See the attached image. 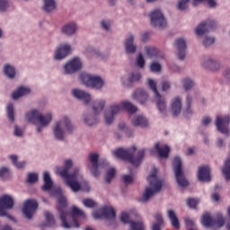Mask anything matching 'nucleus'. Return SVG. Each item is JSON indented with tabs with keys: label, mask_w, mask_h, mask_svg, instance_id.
Segmentation results:
<instances>
[{
	"label": "nucleus",
	"mask_w": 230,
	"mask_h": 230,
	"mask_svg": "<svg viewBox=\"0 0 230 230\" xmlns=\"http://www.w3.org/2000/svg\"><path fill=\"white\" fill-rule=\"evenodd\" d=\"M44 185L42 186L43 191H49L51 197H58V212L61 220V226L64 229H78L80 222L78 218H86L85 212L77 207H72L69 212L67 209V200L62 195V189L60 187H53V181L49 172H44L43 173Z\"/></svg>",
	"instance_id": "f257e3e1"
},
{
	"label": "nucleus",
	"mask_w": 230,
	"mask_h": 230,
	"mask_svg": "<svg viewBox=\"0 0 230 230\" xmlns=\"http://www.w3.org/2000/svg\"><path fill=\"white\" fill-rule=\"evenodd\" d=\"M71 168H73V160L66 159L64 161L63 168H57V173L62 177L65 184L75 193H77L80 190L82 191H89V184L84 180V175L80 172V168L74 167L73 172L69 173Z\"/></svg>",
	"instance_id": "f03ea898"
},
{
	"label": "nucleus",
	"mask_w": 230,
	"mask_h": 230,
	"mask_svg": "<svg viewBox=\"0 0 230 230\" xmlns=\"http://www.w3.org/2000/svg\"><path fill=\"white\" fill-rule=\"evenodd\" d=\"M121 111H127L129 114L137 112V107L128 101H122L120 103H113L104 110V121L106 125L114 123L117 114Z\"/></svg>",
	"instance_id": "7ed1b4c3"
},
{
	"label": "nucleus",
	"mask_w": 230,
	"mask_h": 230,
	"mask_svg": "<svg viewBox=\"0 0 230 230\" xmlns=\"http://www.w3.org/2000/svg\"><path fill=\"white\" fill-rule=\"evenodd\" d=\"M25 119L29 123L36 125V130L38 134H40L53 121V113L47 112L46 114H42L39 110L34 109L25 114Z\"/></svg>",
	"instance_id": "20e7f679"
},
{
	"label": "nucleus",
	"mask_w": 230,
	"mask_h": 230,
	"mask_svg": "<svg viewBox=\"0 0 230 230\" xmlns=\"http://www.w3.org/2000/svg\"><path fill=\"white\" fill-rule=\"evenodd\" d=\"M75 130V126H73V122L69 117L64 115L58 120H56L52 127V132L54 137L58 141H64L66 139V136H69V134H73Z\"/></svg>",
	"instance_id": "39448f33"
},
{
	"label": "nucleus",
	"mask_w": 230,
	"mask_h": 230,
	"mask_svg": "<svg viewBox=\"0 0 230 230\" xmlns=\"http://www.w3.org/2000/svg\"><path fill=\"white\" fill-rule=\"evenodd\" d=\"M136 150V146L128 149L119 148L113 151V155L118 159H122V161H128V163H131L133 166H139L145 158V149L138 150L137 155L134 156Z\"/></svg>",
	"instance_id": "423d86ee"
},
{
	"label": "nucleus",
	"mask_w": 230,
	"mask_h": 230,
	"mask_svg": "<svg viewBox=\"0 0 230 230\" xmlns=\"http://www.w3.org/2000/svg\"><path fill=\"white\" fill-rule=\"evenodd\" d=\"M147 181L149 183V187L146 188L140 199V202H147V200H149L151 197H154L155 193H159V191H161V188H163V181H161V180H158L157 169L155 168H154L151 173L148 175Z\"/></svg>",
	"instance_id": "0eeeda50"
},
{
	"label": "nucleus",
	"mask_w": 230,
	"mask_h": 230,
	"mask_svg": "<svg viewBox=\"0 0 230 230\" xmlns=\"http://www.w3.org/2000/svg\"><path fill=\"white\" fill-rule=\"evenodd\" d=\"M80 80L84 85L92 87V89H102L104 84L102 77L88 73L81 74Z\"/></svg>",
	"instance_id": "6e6552de"
},
{
	"label": "nucleus",
	"mask_w": 230,
	"mask_h": 230,
	"mask_svg": "<svg viewBox=\"0 0 230 230\" xmlns=\"http://www.w3.org/2000/svg\"><path fill=\"white\" fill-rule=\"evenodd\" d=\"M147 85L153 91V93L155 94V98L156 100V106H157L158 111L162 114H164V112H166V101L164 100V98H163V96H161V94L157 91V82H155L153 79L148 78L147 79Z\"/></svg>",
	"instance_id": "1a4fd4ad"
},
{
	"label": "nucleus",
	"mask_w": 230,
	"mask_h": 230,
	"mask_svg": "<svg viewBox=\"0 0 230 230\" xmlns=\"http://www.w3.org/2000/svg\"><path fill=\"white\" fill-rule=\"evenodd\" d=\"M150 24L155 28H158L159 30H164L166 27V18H164V14L159 9H155L148 14Z\"/></svg>",
	"instance_id": "9d476101"
},
{
	"label": "nucleus",
	"mask_w": 230,
	"mask_h": 230,
	"mask_svg": "<svg viewBox=\"0 0 230 230\" xmlns=\"http://www.w3.org/2000/svg\"><path fill=\"white\" fill-rule=\"evenodd\" d=\"M173 168L178 185L181 188H186V186H188V180L184 178V172H182V162L179 156L174 157Z\"/></svg>",
	"instance_id": "9b49d317"
},
{
	"label": "nucleus",
	"mask_w": 230,
	"mask_h": 230,
	"mask_svg": "<svg viewBox=\"0 0 230 230\" xmlns=\"http://www.w3.org/2000/svg\"><path fill=\"white\" fill-rule=\"evenodd\" d=\"M201 224L205 227H223L226 224V220H224V216H222V214H217L215 218H211L209 214H205L202 217Z\"/></svg>",
	"instance_id": "f8f14e48"
},
{
	"label": "nucleus",
	"mask_w": 230,
	"mask_h": 230,
	"mask_svg": "<svg viewBox=\"0 0 230 230\" xmlns=\"http://www.w3.org/2000/svg\"><path fill=\"white\" fill-rule=\"evenodd\" d=\"M229 123H230V115H217L216 117V128L220 134H225V136H229Z\"/></svg>",
	"instance_id": "ddd939ff"
},
{
	"label": "nucleus",
	"mask_w": 230,
	"mask_h": 230,
	"mask_svg": "<svg viewBox=\"0 0 230 230\" xmlns=\"http://www.w3.org/2000/svg\"><path fill=\"white\" fill-rule=\"evenodd\" d=\"M93 217L95 220H100V218H107V220H112L116 218V211L112 207H102L99 210H94L93 212Z\"/></svg>",
	"instance_id": "4468645a"
},
{
	"label": "nucleus",
	"mask_w": 230,
	"mask_h": 230,
	"mask_svg": "<svg viewBox=\"0 0 230 230\" xmlns=\"http://www.w3.org/2000/svg\"><path fill=\"white\" fill-rule=\"evenodd\" d=\"M12 208H13V199L11 196L0 197V217H7L10 220H13V217L6 213V209H12Z\"/></svg>",
	"instance_id": "2eb2a0df"
},
{
	"label": "nucleus",
	"mask_w": 230,
	"mask_h": 230,
	"mask_svg": "<svg viewBox=\"0 0 230 230\" xmlns=\"http://www.w3.org/2000/svg\"><path fill=\"white\" fill-rule=\"evenodd\" d=\"M98 159H100V155L97 153H90L89 155V163L91 164L90 172L93 175V177H98L100 175V172L98 171L99 166H108L109 163L107 161L103 162V165L102 164H98Z\"/></svg>",
	"instance_id": "dca6fc26"
},
{
	"label": "nucleus",
	"mask_w": 230,
	"mask_h": 230,
	"mask_svg": "<svg viewBox=\"0 0 230 230\" xmlns=\"http://www.w3.org/2000/svg\"><path fill=\"white\" fill-rule=\"evenodd\" d=\"M82 69V59L80 58H73L64 66V73L66 75H73L76 71Z\"/></svg>",
	"instance_id": "f3484780"
},
{
	"label": "nucleus",
	"mask_w": 230,
	"mask_h": 230,
	"mask_svg": "<svg viewBox=\"0 0 230 230\" xmlns=\"http://www.w3.org/2000/svg\"><path fill=\"white\" fill-rule=\"evenodd\" d=\"M38 208L39 203L35 199H28L23 204L22 213L26 218H32Z\"/></svg>",
	"instance_id": "a211bd4d"
},
{
	"label": "nucleus",
	"mask_w": 230,
	"mask_h": 230,
	"mask_svg": "<svg viewBox=\"0 0 230 230\" xmlns=\"http://www.w3.org/2000/svg\"><path fill=\"white\" fill-rule=\"evenodd\" d=\"M120 220L123 224H129L130 230H145V224H143V221H130V215L127 212L121 214Z\"/></svg>",
	"instance_id": "6ab92c4d"
},
{
	"label": "nucleus",
	"mask_w": 230,
	"mask_h": 230,
	"mask_svg": "<svg viewBox=\"0 0 230 230\" xmlns=\"http://www.w3.org/2000/svg\"><path fill=\"white\" fill-rule=\"evenodd\" d=\"M201 66L208 71H218V69H220V62L212 57L205 58L201 63Z\"/></svg>",
	"instance_id": "aec40b11"
},
{
	"label": "nucleus",
	"mask_w": 230,
	"mask_h": 230,
	"mask_svg": "<svg viewBox=\"0 0 230 230\" xmlns=\"http://www.w3.org/2000/svg\"><path fill=\"white\" fill-rule=\"evenodd\" d=\"M68 55H71V45L69 44H61L57 49L54 58L55 60H62L66 58Z\"/></svg>",
	"instance_id": "412c9836"
},
{
	"label": "nucleus",
	"mask_w": 230,
	"mask_h": 230,
	"mask_svg": "<svg viewBox=\"0 0 230 230\" xmlns=\"http://www.w3.org/2000/svg\"><path fill=\"white\" fill-rule=\"evenodd\" d=\"M174 48L177 51V57L180 60H184L186 58V40L182 38L176 39Z\"/></svg>",
	"instance_id": "4be33fe9"
},
{
	"label": "nucleus",
	"mask_w": 230,
	"mask_h": 230,
	"mask_svg": "<svg viewBox=\"0 0 230 230\" xmlns=\"http://www.w3.org/2000/svg\"><path fill=\"white\" fill-rule=\"evenodd\" d=\"M72 95L74 96V98L83 101L84 105H89V103H91V94L84 90L73 89Z\"/></svg>",
	"instance_id": "5701e85b"
},
{
	"label": "nucleus",
	"mask_w": 230,
	"mask_h": 230,
	"mask_svg": "<svg viewBox=\"0 0 230 230\" xmlns=\"http://www.w3.org/2000/svg\"><path fill=\"white\" fill-rule=\"evenodd\" d=\"M157 152L158 157L161 159H168V155L170 154V146L167 145H161L156 143L155 147L151 150V154H154V151Z\"/></svg>",
	"instance_id": "b1692460"
},
{
	"label": "nucleus",
	"mask_w": 230,
	"mask_h": 230,
	"mask_svg": "<svg viewBox=\"0 0 230 230\" xmlns=\"http://www.w3.org/2000/svg\"><path fill=\"white\" fill-rule=\"evenodd\" d=\"M139 80H141V74L137 71L131 72L128 77L123 76L121 78L123 85L127 87H130L134 82H139Z\"/></svg>",
	"instance_id": "393cba45"
},
{
	"label": "nucleus",
	"mask_w": 230,
	"mask_h": 230,
	"mask_svg": "<svg viewBox=\"0 0 230 230\" xmlns=\"http://www.w3.org/2000/svg\"><path fill=\"white\" fill-rule=\"evenodd\" d=\"M215 28V22L208 20L206 22H201L196 28V34L197 35H204L206 31H209V30H213Z\"/></svg>",
	"instance_id": "a878e982"
},
{
	"label": "nucleus",
	"mask_w": 230,
	"mask_h": 230,
	"mask_svg": "<svg viewBox=\"0 0 230 230\" xmlns=\"http://www.w3.org/2000/svg\"><path fill=\"white\" fill-rule=\"evenodd\" d=\"M77 30L78 26L76 25V22H69L61 27V33H63V35H66L67 37H71L76 33Z\"/></svg>",
	"instance_id": "bb28decb"
},
{
	"label": "nucleus",
	"mask_w": 230,
	"mask_h": 230,
	"mask_svg": "<svg viewBox=\"0 0 230 230\" xmlns=\"http://www.w3.org/2000/svg\"><path fill=\"white\" fill-rule=\"evenodd\" d=\"M198 179L201 182H209V181H211L210 170L208 166H201L199 168Z\"/></svg>",
	"instance_id": "cd10ccee"
},
{
	"label": "nucleus",
	"mask_w": 230,
	"mask_h": 230,
	"mask_svg": "<svg viewBox=\"0 0 230 230\" xmlns=\"http://www.w3.org/2000/svg\"><path fill=\"white\" fill-rule=\"evenodd\" d=\"M106 103L107 102L103 99H98V100L93 101L91 104L93 114L95 116H100V114H102V111H103V109H105Z\"/></svg>",
	"instance_id": "c85d7f7f"
},
{
	"label": "nucleus",
	"mask_w": 230,
	"mask_h": 230,
	"mask_svg": "<svg viewBox=\"0 0 230 230\" xmlns=\"http://www.w3.org/2000/svg\"><path fill=\"white\" fill-rule=\"evenodd\" d=\"M145 51L150 58H164V54H163L157 48L153 46L145 47Z\"/></svg>",
	"instance_id": "c756f323"
},
{
	"label": "nucleus",
	"mask_w": 230,
	"mask_h": 230,
	"mask_svg": "<svg viewBox=\"0 0 230 230\" xmlns=\"http://www.w3.org/2000/svg\"><path fill=\"white\" fill-rule=\"evenodd\" d=\"M181 109H182V100L179 97L172 99L171 102V111L173 116H179V114H181Z\"/></svg>",
	"instance_id": "7c9ffc66"
},
{
	"label": "nucleus",
	"mask_w": 230,
	"mask_h": 230,
	"mask_svg": "<svg viewBox=\"0 0 230 230\" xmlns=\"http://www.w3.org/2000/svg\"><path fill=\"white\" fill-rule=\"evenodd\" d=\"M126 53H136V45H134V35L128 34L124 42Z\"/></svg>",
	"instance_id": "2f4dec72"
},
{
	"label": "nucleus",
	"mask_w": 230,
	"mask_h": 230,
	"mask_svg": "<svg viewBox=\"0 0 230 230\" xmlns=\"http://www.w3.org/2000/svg\"><path fill=\"white\" fill-rule=\"evenodd\" d=\"M133 98L134 100H137L141 105H145L146 100H148V94L142 88H138L134 92Z\"/></svg>",
	"instance_id": "473e14b6"
},
{
	"label": "nucleus",
	"mask_w": 230,
	"mask_h": 230,
	"mask_svg": "<svg viewBox=\"0 0 230 230\" xmlns=\"http://www.w3.org/2000/svg\"><path fill=\"white\" fill-rule=\"evenodd\" d=\"M83 121L84 125H87L88 127H93V125L98 124L100 119L98 118V115L94 114V112L87 113L83 116Z\"/></svg>",
	"instance_id": "72a5a7b5"
},
{
	"label": "nucleus",
	"mask_w": 230,
	"mask_h": 230,
	"mask_svg": "<svg viewBox=\"0 0 230 230\" xmlns=\"http://www.w3.org/2000/svg\"><path fill=\"white\" fill-rule=\"evenodd\" d=\"M131 123L134 127H141L142 128L148 127V119H146L143 115L134 116L131 119Z\"/></svg>",
	"instance_id": "f704fd0d"
},
{
	"label": "nucleus",
	"mask_w": 230,
	"mask_h": 230,
	"mask_svg": "<svg viewBox=\"0 0 230 230\" xmlns=\"http://www.w3.org/2000/svg\"><path fill=\"white\" fill-rule=\"evenodd\" d=\"M31 90L26 86H20L18 87L13 93L12 98L13 100H19L22 96H26V94H30Z\"/></svg>",
	"instance_id": "c9c22d12"
},
{
	"label": "nucleus",
	"mask_w": 230,
	"mask_h": 230,
	"mask_svg": "<svg viewBox=\"0 0 230 230\" xmlns=\"http://www.w3.org/2000/svg\"><path fill=\"white\" fill-rule=\"evenodd\" d=\"M57 9V1L56 0H43V10L47 13H51Z\"/></svg>",
	"instance_id": "e433bc0d"
},
{
	"label": "nucleus",
	"mask_w": 230,
	"mask_h": 230,
	"mask_svg": "<svg viewBox=\"0 0 230 230\" xmlns=\"http://www.w3.org/2000/svg\"><path fill=\"white\" fill-rule=\"evenodd\" d=\"M191 102H193V98L191 97V95L188 94L187 98H186V108L183 111L184 116H186V118H190V116H193V109H191Z\"/></svg>",
	"instance_id": "4c0bfd02"
},
{
	"label": "nucleus",
	"mask_w": 230,
	"mask_h": 230,
	"mask_svg": "<svg viewBox=\"0 0 230 230\" xmlns=\"http://www.w3.org/2000/svg\"><path fill=\"white\" fill-rule=\"evenodd\" d=\"M167 215L168 218L171 220L172 227H174L175 229H179V227H181V224L179 223V217H177L175 212L172 209H169Z\"/></svg>",
	"instance_id": "58836bf2"
},
{
	"label": "nucleus",
	"mask_w": 230,
	"mask_h": 230,
	"mask_svg": "<svg viewBox=\"0 0 230 230\" xmlns=\"http://www.w3.org/2000/svg\"><path fill=\"white\" fill-rule=\"evenodd\" d=\"M163 224V216L161 214H156L155 216V222L151 225V230H161Z\"/></svg>",
	"instance_id": "ea45409f"
},
{
	"label": "nucleus",
	"mask_w": 230,
	"mask_h": 230,
	"mask_svg": "<svg viewBox=\"0 0 230 230\" xmlns=\"http://www.w3.org/2000/svg\"><path fill=\"white\" fill-rule=\"evenodd\" d=\"M3 71L5 76H7V78H15V67H13V66L10 64H5L4 66Z\"/></svg>",
	"instance_id": "a19ab883"
},
{
	"label": "nucleus",
	"mask_w": 230,
	"mask_h": 230,
	"mask_svg": "<svg viewBox=\"0 0 230 230\" xmlns=\"http://www.w3.org/2000/svg\"><path fill=\"white\" fill-rule=\"evenodd\" d=\"M181 84L183 85V89L186 91H191L193 87H195V81L190 77H185L181 80Z\"/></svg>",
	"instance_id": "79ce46f5"
},
{
	"label": "nucleus",
	"mask_w": 230,
	"mask_h": 230,
	"mask_svg": "<svg viewBox=\"0 0 230 230\" xmlns=\"http://www.w3.org/2000/svg\"><path fill=\"white\" fill-rule=\"evenodd\" d=\"M7 118L10 121H15V113L13 110V104L9 102L6 107Z\"/></svg>",
	"instance_id": "37998d69"
},
{
	"label": "nucleus",
	"mask_w": 230,
	"mask_h": 230,
	"mask_svg": "<svg viewBox=\"0 0 230 230\" xmlns=\"http://www.w3.org/2000/svg\"><path fill=\"white\" fill-rule=\"evenodd\" d=\"M9 159H11L13 164H14V166L16 168H19L20 170L26 166V162H24V161L17 162V155H10Z\"/></svg>",
	"instance_id": "c03bdc74"
},
{
	"label": "nucleus",
	"mask_w": 230,
	"mask_h": 230,
	"mask_svg": "<svg viewBox=\"0 0 230 230\" xmlns=\"http://www.w3.org/2000/svg\"><path fill=\"white\" fill-rule=\"evenodd\" d=\"M12 6L10 0H0V12H8Z\"/></svg>",
	"instance_id": "a18cd8bd"
},
{
	"label": "nucleus",
	"mask_w": 230,
	"mask_h": 230,
	"mask_svg": "<svg viewBox=\"0 0 230 230\" xmlns=\"http://www.w3.org/2000/svg\"><path fill=\"white\" fill-rule=\"evenodd\" d=\"M101 27L104 31H110L111 29L112 28V21L109 19H104L101 22Z\"/></svg>",
	"instance_id": "49530a36"
},
{
	"label": "nucleus",
	"mask_w": 230,
	"mask_h": 230,
	"mask_svg": "<svg viewBox=\"0 0 230 230\" xmlns=\"http://www.w3.org/2000/svg\"><path fill=\"white\" fill-rule=\"evenodd\" d=\"M135 65L140 69H143V67H145V58L143 57V54L139 53L137 56Z\"/></svg>",
	"instance_id": "de8ad7c7"
},
{
	"label": "nucleus",
	"mask_w": 230,
	"mask_h": 230,
	"mask_svg": "<svg viewBox=\"0 0 230 230\" xmlns=\"http://www.w3.org/2000/svg\"><path fill=\"white\" fill-rule=\"evenodd\" d=\"M10 169L6 168V167H2L0 169V177L1 179H3V181H6V179H10Z\"/></svg>",
	"instance_id": "09e8293b"
},
{
	"label": "nucleus",
	"mask_w": 230,
	"mask_h": 230,
	"mask_svg": "<svg viewBox=\"0 0 230 230\" xmlns=\"http://www.w3.org/2000/svg\"><path fill=\"white\" fill-rule=\"evenodd\" d=\"M37 181H39V174H37L35 172H31L28 174L27 182L29 184H33V183L37 182Z\"/></svg>",
	"instance_id": "8fccbe9b"
},
{
	"label": "nucleus",
	"mask_w": 230,
	"mask_h": 230,
	"mask_svg": "<svg viewBox=\"0 0 230 230\" xmlns=\"http://www.w3.org/2000/svg\"><path fill=\"white\" fill-rule=\"evenodd\" d=\"M45 218L47 220L48 226H55V217H53V214H51L49 211L45 212Z\"/></svg>",
	"instance_id": "3c124183"
},
{
	"label": "nucleus",
	"mask_w": 230,
	"mask_h": 230,
	"mask_svg": "<svg viewBox=\"0 0 230 230\" xmlns=\"http://www.w3.org/2000/svg\"><path fill=\"white\" fill-rule=\"evenodd\" d=\"M115 175H116V169L110 168L106 172V182H111V181L114 179Z\"/></svg>",
	"instance_id": "603ef678"
},
{
	"label": "nucleus",
	"mask_w": 230,
	"mask_h": 230,
	"mask_svg": "<svg viewBox=\"0 0 230 230\" xmlns=\"http://www.w3.org/2000/svg\"><path fill=\"white\" fill-rule=\"evenodd\" d=\"M13 134L16 137H22V136H24V128L19 126H14Z\"/></svg>",
	"instance_id": "864d4df0"
},
{
	"label": "nucleus",
	"mask_w": 230,
	"mask_h": 230,
	"mask_svg": "<svg viewBox=\"0 0 230 230\" xmlns=\"http://www.w3.org/2000/svg\"><path fill=\"white\" fill-rule=\"evenodd\" d=\"M190 0H180L177 4L178 10H186L188 8V3Z\"/></svg>",
	"instance_id": "5fc2aeb1"
},
{
	"label": "nucleus",
	"mask_w": 230,
	"mask_h": 230,
	"mask_svg": "<svg viewBox=\"0 0 230 230\" xmlns=\"http://www.w3.org/2000/svg\"><path fill=\"white\" fill-rule=\"evenodd\" d=\"M194 3H206L208 4L209 8H215V6H217L215 0H194Z\"/></svg>",
	"instance_id": "6e6d98bb"
},
{
	"label": "nucleus",
	"mask_w": 230,
	"mask_h": 230,
	"mask_svg": "<svg viewBox=\"0 0 230 230\" xmlns=\"http://www.w3.org/2000/svg\"><path fill=\"white\" fill-rule=\"evenodd\" d=\"M150 69L152 73H159L161 71V64L154 62L150 65Z\"/></svg>",
	"instance_id": "4d7b16f0"
},
{
	"label": "nucleus",
	"mask_w": 230,
	"mask_h": 230,
	"mask_svg": "<svg viewBox=\"0 0 230 230\" xmlns=\"http://www.w3.org/2000/svg\"><path fill=\"white\" fill-rule=\"evenodd\" d=\"M203 44L206 48H208V46H211V45L215 44V38L205 37V39L203 40Z\"/></svg>",
	"instance_id": "13d9d810"
},
{
	"label": "nucleus",
	"mask_w": 230,
	"mask_h": 230,
	"mask_svg": "<svg viewBox=\"0 0 230 230\" xmlns=\"http://www.w3.org/2000/svg\"><path fill=\"white\" fill-rule=\"evenodd\" d=\"M83 204L85 208H94V206H96V202L91 199H84Z\"/></svg>",
	"instance_id": "bf43d9fd"
},
{
	"label": "nucleus",
	"mask_w": 230,
	"mask_h": 230,
	"mask_svg": "<svg viewBox=\"0 0 230 230\" xmlns=\"http://www.w3.org/2000/svg\"><path fill=\"white\" fill-rule=\"evenodd\" d=\"M189 208L195 209L197 208V204H199V199H189L187 201Z\"/></svg>",
	"instance_id": "052dcab7"
},
{
	"label": "nucleus",
	"mask_w": 230,
	"mask_h": 230,
	"mask_svg": "<svg viewBox=\"0 0 230 230\" xmlns=\"http://www.w3.org/2000/svg\"><path fill=\"white\" fill-rule=\"evenodd\" d=\"M122 181L124 184H132V182H134V177L125 174L122 176Z\"/></svg>",
	"instance_id": "680f3d73"
},
{
	"label": "nucleus",
	"mask_w": 230,
	"mask_h": 230,
	"mask_svg": "<svg viewBox=\"0 0 230 230\" xmlns=\"http://www.w3.org/2000/svg\"><path fill=\"white\" fill-rule=\"evenodd\" d=\"M171 87H172V83H170L169 81H163L162 91H164V92L169 91V89H171Z\"/></svg>",
	"instance_id": "e2e57ef3"
},
{
	"label": "nucleus",
	"mask_w": 230,
	"mask_h": 230,
	"mask_svg": "<svg viewBox=\"0 0 230 230\" xmlns=\"http://www.w3.org/2000/svg\"><path fill=\"white\" fill-rule=\"evenodd\" d=\"M223 78H225V80L230 81V68H226L223 71Z\"/></svg>",
	"instance_id": "0e129e2a"
},
{
	"label": "nucleus",
	"mask_w": 230,
	"mask_h": 230,
	"mask_svg": "<svg viewBox=\"0 0 230 230\" xmlns=\"http://www.w3.org/2000/svg\"><path fill=\"white\" fill-rule=\"evenodd\" d=\"M226 229H230V207H228L226 213Z\"/></svg>",
	"instance_id": "69168bd1"
},
{
	"label": "nucleus",
	"mask_w": 230,
	"mask_h": 230,
	"mask_svg": "<svg viewBox=\"0 0 230 230\" xmlns=\"http://www.w3.org/2000/svg\"><path fill=\"white\" fill-rule=\"evenodd\" d=\"M148 39H150V34L148 32L142 33V35H141L142 42H146V40H148Z\"/></svg>",
	"instance_id": "338daca9"
},
{
	"label": "nucleus",
	"mask_w": 230,
	"mask_h": 230,
	"mask_svg": "<svg viewBox=\"0 0 230 230\" xmlns=\"http://www.w3.org/2000/svg\"><path fill=\"white\" fill-rule=\"evenodd\" d=\"M209 123H211V119L209 117H204L202 119V125H204V127L209 125Z\"/></svg>",
	"instance_id": "774afa93"
}]
</instances>
